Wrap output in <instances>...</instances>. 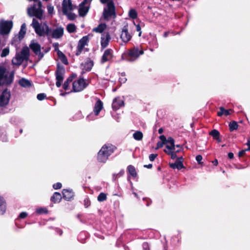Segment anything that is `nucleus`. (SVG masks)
I'll return each mask as SVG.
<instances>
[{"instance_id": "6ab92c4d", "label": "nucleus", "mask_w": 250, "mask_h": 250, "mask_svg": "<svg viewBox=\"0 0 250 250\" xmlns=\"http://www.w3.org/2000/svg\"><path fill=\"white\" fill-rule=\"evenodd\" d=\"M103 108V103L100 99H98L95 103L93 109L95 115L98 116Z\"/></svg>"}, {"instance_id": "0eeeda50", "label": "nucleus", "mask_w": 250, "mask_h": 250, "mask_svg": "<svg viewBox=\"0 0 250 250\" xmlns=\"http://www.w3.org/2000/svg\"><path fill=\"white\" fill-rule=\"evenodd\" d=\"M107 8H104L103 17L105 20H107L112 16H116L115 6L113 0H111L107 3Z\"/></svg>"}, {"instance_id": "f257e3e1", "label": "nucleus", "mask_w": 250, "mask_h": 250, "mask_svg": "<svg viewBox=\"0 0 250 250\" xmlns=\"http://www.w3.org/2000/svg\"><path fill=\"white\" fill-rule=\"evenodd\" d=\"M117 148L116 146L111 144L104 145L97 153V161L98 163L105 164Z\"/></svg>"}, {"instance_id": "e2e57ef3", "label": "nucleus", "mask_w": 250, "mask_h": 250, "mask_svg": "<svg viewBox=\"0 0 250 250\" xmlns=\"http://www.w3.org/2000/svg\"><path fill=\"white\" fill-rule=\"evenodd\" d=\"M228 157L230 159H232L233 158V157H234L233 153H232V152H229L228 153Z\"/></svg>"}, {"instance_id": "7ed1b4c3", "label": "nucleus", "mask_w": 250, "mask_h": 250, "mask_svg": "<svg viewBox=\"0 0 250 250\" xmlns=\"http://www.w3.org/2000/svg\"><path fill=\"white\" fill-rule=\"evenodd\" d=\"M144 54L143 47L140 46H133L129 48L122 55V57L129 61H134L138 59L141 55Z\"/></svg>"}, {"instance_id": "f3484780", "label": "nucleus", "mask_w": 250, "mask_h": 250, "mask_svg": "<svg viewBox=\"0 0 250 250\" xmlns=\"http://www.w3.org/2000/svg\"><path fill=\"white\" fill-rule=\"evenodd\" d=\"M110 40L111 37L109 32H105L102 35L101 41L102 49H104L108 45Z\"/></svg>"}, {"instance_id": "cd10ccee", "label": "nucleus", "mask_w": 250, "mask_h": 250, "mask_svg": "<svg viewBox=\"0 0 250 250\" xmlns=\"http://www.w3.org/2000/svg\"><path fill=\"white\" fill-rule=\"evenodd\" d=\"M19 84L23 87H30L32 84L31 81L23 78L19 80Z\"/></svg>"}, {"instance_id": "423d86ee", "label": "nucleus", "mask_w": 250, "mask_h": 250, "mask_svg": "<svg viewBox=\"0 0 250 250\" xmlns=\"http://www.w3.org/2000/svg\"><path fill=\"white\" fill-rule=\"evenodd\" d=\"M13 23L12 21H0V34L1 35H7L13 27Z\"/></svg>"}, {"instance_id": "de8ad7c7", "label": "nucleus", "mask_w": 250, "mask_h": 250, "mask_svg": "<svg viewBox=\"0 0 250 250\" xmlns=\"http://www.w3.org/2000/svg\"><path fill=\"white\" fill-rule=\"evenodd\" d=\"M62 187V185L61 183L58 182L56 184H54L53 185V187L55 189H60Z\"/></svg>"}, {"instance_id": "f03ea898", "label": "nucleus", "mask_w": 250, "mask_h": 250, "mask_svg": "<svg viewBox=\"0 0 250 250\" xmlns=\"http://www.w3.org/2000/svg\"><path fill=\"white\" fill-rule=\"evenodd\" d=\"M31 26L34 29L35 33L38 36H46L48 39L50 38L51 28L46 23L41 24L36 19H33Z\"/></svg>"}, {"instance_id": "c9c22d12", "label": "nucleus", "mask_w": 250, "mask_h": 250, "mask_svg": "<svg viewBox=\"0 0 250 250\" xmlns=\"http://www.w3.org/2000/svg\"><path fill=\"white\" fill-rule=\"evenodd\" d=\"M219 111L217 112V115L218 116H222L224 115L225 116H228L230 114V112L232 111L231 109H225L223 107H220L219 108Z\"/></svg>"}, {"instance_id": "0e129e2a", "label": "nucleus", "mask_w": 250, "mask_h": 250, "mask_svg": "<svg viewBox=\"0 0 250 250\" xmlns=\"http://www.w3.org/2000/svg\"><path fill=\"white\" fill-rule=\"evenodd\" d=\"M246 145L248 146V148L246 149V150L250 151V141H248Z\"/></svg>"}, {"instance_id": "ddd939ff", "label": "nucleus", "mask_w": 250, "mask_h": 250, "mask_svg": "<svg viewBox=\"0 0 250 250\" xmlns=\"http://www.w3.org/2000/svg\"><path fill=\"white\" fill-rule=\"evenodd\" d=\"M92 0H83V2L80 3V7L79 8V15L81 17L85 16L88 12L89 7L85 6L86 4L90 3Z\"/></svg>"}, {"instance_id": "9b49d317", "label": "nucleus", "mask_w": 250, "mask_h": 250, "mask_svg": "<svg viewBox=\"0 0 250 250\" xmlns=\"http://www.w3.org/2000/svg\"><path fill=\"white\" fill-rule=\"evenodd\" d=\"M27 13L30 17H35L39 20L42 18L43 11L40 8H36L35 5L31 7H29L27 9Z\"/></svg>"}, {"instance_id": "1a4fd4ad", "label": "nucleus", "mask_w": 250, "mask_h": 250, "mask_svg": "<svg viewBox=\"0 0 250 250\" xmlns=\"http://www.w3.org/2000/svg\"><path fill=\"white\" fill-rule=\"evenodd\" d=\"M89 34L85 36H83L82 39H81L78 43V45L77 46V49L75 53V55L77 56H80L84 47L85 45H88V43L89 41Z\"/></svg>"}, {"instance_id": "603ef678", "label": "nucleus", "mask_w": 250, "mask_h": 250, "mask_svg": "<svg viewBox=\"0 0 250 250\" xmlns=\"http://www.w3.org/2000/svg\"><path fill=\"white\" fill-rule=\"evenodd\" d=\"M28 214L26 212H21L19 215V218L21 219H24L27 216Z\"/></svg>"}, {"instance_id": "393cba45", "label": "nucleus", "mask_w": 250, "mask_h": 250, "mask_svg": "<svg viewBox=\"0 0 250 250\" xmlns=\"http://www.w3.org/2000/svg\"><path fill=\"white\" fill-rule=\"evenodd\" d=\"M19 54L25 61H28L30 56L29 48L27 46L23 47Z\"/></svg>"}, {"instance_id": "5fc2aeb1", "label": "nucleus", "mask_w": 250, "mask_h": 250, "mask_svg": "<svg viewBox=\"0 0 250 250\" xmlns=\"http://www.w3.org/2000/svg\"><path fill=\"white\" fill-rule=\"evenodd\" d=\"M202 156L201 155H198L196 157V160L199 164H202L203 163L202 162Z\"/></svg>"}, {"instance_id": "5701e85b", "label": "nucleus", "mask_w": 250, "mask_h": 250, "mask_svg": "<svg viewBox=\"0 0 250 250\" xmlns=\"http://www.w3.org/2000/svg\"><path fill=\"white\" fill-rule=\"evenodd\" d=\"M77 75L76 74L72 73L68 77L62 85V87L65 90L69 89V84L73 81V80L74 78L77 77Z\"/></svg>"}, {"instance_id": "a211bd4d", "label": "nucleus", "mask_w": 250, "mask_h": 250, "mask_svg": "<svg viewBox=\"0 0 250 250\" xmlns=\"http://www.w3.org/2000/svg\"><path fill=\"white\" fill-rule=\"evenodd\" d=\"M63 35V28L62 27H58L54 30L51 28L50 33V38L52 37L54 39H59Z\"/></svg>"}, {"instance_id": "c756f323", "label": "nucleus", "mask_w": 250, "mask_h": 250, "mask_svg": "<svg viewBox=\"0 0 250 250\" xmlns=\"http://www.w3.org/2000/svg\"><path fill=\"white\" fill-rule=\"evenodd\" d=\"M94 62L90 58H88L84 64V69L86 71H90L93 66Z\"/></svg>"}, {"instance_id": "58836bf2", "label": "nucleus", "mask_w": 250, "mask_h": 250, "mask_svg": "<svg viewBox=\"0 0 250 250\" xmlns=\"http://www.w3.org/2000/svg\"><path fill=\"white\" fill-rule=\"evenodd\" d=\"M66 29L69 33H72L76 31V27L74 24L69 23L67 25Z\"/></svg>"}, {"instance_id": "79ce46f5", "label": "nucleus", "mask_w": 250, "mask_h": 250, "mask_svg": "<svg viewBox=\"0 0 250 250\" xmlns=\"http://www.w3.org/2000/svg\"><path fill=\"white\" fill-rule=\"evenodd\" d=\"M210 135H211L214 139L218 140L219 137V132L216 129L212 130L210 132Z\"/></svg>"}, {"instance_id": "4468645a", "label": "nucleus", "mask_w": 250, "mask_h": 250, "mask_svg": "<svg viewBox=\"0 0 250 250\" xmlns=\"http://www.w3.org/2000/svg\"><path fill=\"white\" fill-rule=\"evenodd\" d=\"M120 38L125 43H127L132 38V36L128 33V25H125L124 26L122 33L120 35Z\"/></svg>"}, {"instance_id": "a19ab883", "label": "nucleus", "mask_w": 250, "mask_h": 250, "mask_svg": "<svg viewBox=\"0 0 250 250\" xmlns=\"http://www.w3.org/2000/svg\"><path fill=\"white\" fill-rule=\"evenodd\" d=\"M238 125L235 121L231 122L229 124V128L230 131H232L238 128Z\"/></svg>"}, {"instance_id": "8fccbe9b", "label": "nucleus", "mask_w": 250, "mask_h": 250, "mask_svg": "<svg viewBox=\"0 0 250 250\" xmlns=\"http://www.w3.org/2000/svg\"><path fill=\"white\" fill-rule=\"evenodd\" d=\"M67 7L68 8V10L71 11L73 10V7L71 0H68V3H67Z\"/></svg>"}, {"instance_id": "2eb2a0df", "label": "nucleus", "mask_w": 250, "mask_h": 250, "mask_svg": "<svg viewBox=\"0 0 250 250\" xmlns=\"http://www.w3.org/2000/svg\"><path fill=\"white\" fill-rule=\"evenodd\" d=\"M113 58V51L110 48L106 49L101 60V63H104L105 62L110 61Z\"/></svg>"}, {"instance_id": "473e14b6", "label": "nucleus", "mask_w": 250, "mask_h": 250, "mask_svg": "<svg viewBox=\"0 0 250 250\" xmlns=\"http://www.w3.org/2000/svg\"><path fill=\"white\" fill-rule=\"evenodd\" d=\"M26 24L24 23L21 25L20 31L19 33V39L20 41L24 38L26 34Z\"/></svg>"}, {"instance_id": "6e6552de", "label": "nucleus", "mask_w": 250, "mask_h": 250, "mask_svg": "<svg viewBox=\"0 0 250 250\" xmlns=\"http://www.w3.org/2000/svg\"><path fill=\"white\" fill-rule=\"evenodd\" d=\"M88 85L83 78H79L72 83V91L80 92L85 89Z\"/></svg>"}, {"instance_id": "ea45409f", "label": "nucleus", "mask_w": 250, "mask_h": 250, "mask_svg": "<svg viewBox=\"0 0 250 250\" xmlns=\"http://www.w3.org/2000/svg\"><path fill=\"white\" fill-rule=\"evenodd\" d=\"M107 199V195L104 192H101L97 197V200L99 202H104Z\"/></svg>"}, {"instance_id": "9d476101", "label": "nucleus", "mask_w": 250, "mask_h": 250, "mask_svg": "<svg viewBox=\"0 0 250 250\" xmlns=\"http://www.w3.org/2000/svg\"><path fill=\"white\" fill-rule=\"evenodd\" d=\"M29 48L35 55L38 56L39 59L40 60L43 57L44 54L41 52V46L38 42L32 40L29 44Z\"/></svg>"}, {"instance_id": "72a5a7b5", "label": "nucleus", "mask_w": 250, "mask_h": 250, "mask_svg": "<svg viewBox=\"0 0 250 250\" xmlns=\"http://www.w3.org/2000/svg\"><path fill=\"white\" fill-rule=\"evenodd\" d=\"M127 170L128 173L133 178H135L137 176L135 167L132 165H129L127 167Z\"/></svg>"}, {"instance_id": "338daca9", "label": "nucleus", "mask_w": 250, "mask_h": 250, "mask_svg": "<svg viewBox=\"0 0 250 250\" xmlns=\"http://www.w3.org/2000/svg\"><path fill=\"white\" fill-rule=\"evenodd\" d=\"M212 164L214 165V166H217L218 165V161L217 160L215 159V160L213 161L212 162Z\"/></svg>"}, {"instance_id": "3c124183", "label": "nucleus", "mask_w": 250, "mask_h": 250, "mask_svg": "<svg viewBox=\"0 0 250 250\" xmlns=\"http://www.w3.org/2000/svg\"><path fill=\"white\" fill-rule=\"evenodd\" d=\"M47 8L48 14H52L54 12V7L49 5L47 6Z\"/></svg>"}, {"instance_id": "4c0bfd02", "label": "nucleus", "mask_w": 250, "mask_h": 250, "mask_svg": "<svg viewBox=\"0 0 250 250\" xmlns=\"http://www.w3.org/2000/svg\"><path fill=\"white\" fill-rule=\"evenodd\" d=\"M128 16L132 19H136L138 16V14L136 10L131 9L128 12Z\"/></svg>"}, {"instance_id": "680f3d73", "label": "nucleus", "mask_w": 250, "mask_h": 250, "mask_svg": "<svg viewBox=\"0 0 250 250\" xmlns=\"http://www.w3.org/2000/svg\"><path fill=\"white\" fill-rule=\"evenodd\" d=\"M144 167L147 168H151L152 167V165L151 164H149L148 165H145L144 166Z\"/></svg>"}, {"instance_id": "09e8293b", "label": "nucleus", "mask_w": 250, "mask_h": 250, "mask_svg": "<svg viewBox=\"0 0 250 250\" xmlns=\"http://www.w3.org/2000/svg\"><path fill=\"white\" fill-rule=\"evenodd\" d=\"M53 47L54 48V51L57 52V54L58 51H61L59 49V44L58 42L53 43Z\"/></svg>"}, {"instance_id": "e433bc0d", "label": "nucleus", "mask_w": 250, "mask_h": 250, "mask_svg": "<svg viewBox=\"0 0 250 250\" xmlns=\"http://www.w3.org/2000/svg\"><path fill=\"white\" fill-rule=\"evenodd\" d=\"M133 138L135 140L140 141L143 139V134L140 131H137L133 134Z\"/></svg>"}, {"instance_id": "4be33fe9", "label": "nucleus", "mask_w": 250, "mask_h": 250, "mask_svg": "<svg viewBox=\"0 0 250 250\" xmlns=\"http://www.w3.org/2000/svg\"><path fill=\"white\" fill-rule=\"evenodd\" d=\"M185 168L183 165V158L182 157H177L174 163L173 164V169L177 168L180 170Z\"/></svg>"}, {"instance_id": "a878e982", "label": "nucleus", "mask_w": 250, "mask_h": 250, "mask_svg": "<svg viewBox=\"0 0 250 250\" xmlns=\"http://www.w3.org/2000/svg\"><path fill=\"white\" fill-rule=\"evenodd\" d=\"M24 61L25 60L18 53L16 55L15 58L13 59L12 64L15 65L19 66L22 64Z\"/></svg>"}, {"instance_id": "37998d69", "label": "nucleus", "mask_w": 250, "mask_h": 250, "mask_svg": "<svg viewBox=\"0 0 250 250\" xmlns=\"http://www.w3.org/2000/svg\"><path fill=\"white\" fill-rule=\"evenodd\" d=\"M9 54V47H7L5 48H4L1 52V53L0 54V56L2 58L5 57L8 54Z\"/></svg>"}, {"instance_id": "69168bd1", "label": "nucleus", "mask_w": 250, "mask_h": 250, "mask_svg": "<svg viewBox=\"0 0 250 250\" xmlns=\"http://www.w3.org/2000/svg\"><path fill=\"white\" fill-rule=\"evenodd\" d=\"M100 2L103 4L107 3L110 1V0H100Z\"/></svg>"}, {"instance_id": "bb28decb", "label": "nucleus", "mask_w": 250, "mask_h": 250, "mask_svg": "<svg viewBox=\"0 0 250 250\" xmlns=\"http://www.w3.org/2000/svg\"><path fill=\"white\" fill-rule=\"evenodd\" d=\"M62 199L61 194L58 192H55L51 196L50 200L53 203L56 204L60 202Z\"/></svg>"}, {"instance_id": "2f4dec72", "label": "nucleus", "mask_w": 250, "mask_h": 250, "mask_svg": "<svg viewBox=\"0 0 250 250\" xmlns=\"http://www.w3.org/2000/svg\"><path fill=\"white\" fill-rule=\"evenodd\" d=\"M106 25L105 23H101L98 26L92 29L93 32L102 33L105 29Z\"/></svg>"}, {"instance_id": "864d4df0", "label": "nucleus", "mask_w": 250, "mask_h": 250, "mask_svg": "<svg viewBox=\"0 0 250 250\" xmlns=\"http://www.w3.org/2000/svg\"><path fill=\"white\" fill-rule=\"evenodd\" d=\"M157 154H151L149 156V159L150 161H154L155 158L157 157Z\"/></svg>"}, {"instance_id": "c03bdc74", "label": "nucleus", "mask_w": 250, "mask_h": 250, "mask_svg": "<svg viewBox=\"0 0 250 250\" xmlns=\"http://www.w3.org/2000/svg\"><path fill=\"white\" fill-rule=\"evenodd\" d=\"M36 212L38 214L47 213L48 210L46 208H40L37 209Z\"/></svg>"}, {"instance_id": "13d9d810", "label": "nucleus", "mask_w": 250, "mask_h": 250, "mask_svg": "<svg viewBox=\"0 0 250 250\" xmlns=\"http://www.w3.org/2000/svg\"><path fill=\"white\" fill-rule=\"evenodd\" d=\"M246 151H247L246 150V149L242 150L241 151H239L238 153L239 157H240L243 156L245 155Z\"/></svg>"}, {"instance_id": "774afa93", "label": "nucleus", "mask_w": 250, "mask_h": 250, "mask_svg": "<svg viewBox=\"0 0 250 250\" xmlns=\"http://www.w3.org/2000/svg\"><path fill=\"white\" fill-rule=\"evenodd\" d=\"M170 32L169 31H167V32H165L164 33V37L166 38L167 37V36L168 35V34H169Z\"/></svg>"}, {"instance_id": "dca6fc26", "label": "nucleus", "mask_w": 250, "mask_h": 250, "mask_svg": "<svg viewBox=\"0 0 250 250\" xmlns=\"http://www.w3.org/2000/svg\"><path fill=\"white\" fill-rule=\"evenodd\" d=\"M62 12L63 14L67 16L68 20L70 21L74 20L76 18V15L71 12H68V8L67 7V3L66 0H63L62 3Z\"/></svg>"}, {"instance_id": "aec40b11", "label": "nucleus", "mask_w": 250, "mask_h": 250, "mask_svg": "<svg viewBox=\"0 0 250 250\" xmlns=\"http://www.w3.org/2000/svg\"><path fill=\"white\" fill-rule=\"evenodd\" d=\"M62 197L66 201H70L73 198L74 192L72 190L63 189L62 191Z\"/></svg>"}, {"instance_id": "f8f14e48", "label": "nucleus", "mask_w": 250, "mask_h": 250, "mask_svg": "<svg viewBox=\"0 0 250 250\" xmlns=\"http://www.w3.org/2000/svg\"><path fill=\"white\" fill-rule=\"evenodd\" d=\"M10 97V91L7 88L5 89L0 97V106L7 105L9 104Z\"/></svg>"}, {"instance_id": "a18cd8bd", "label": "nucleus", "mask_w": 250, "mask_h": 250, "mask_svg": "<svg viewBox=\"0 0 250 250\" xmlns=\"http://www.w3.org/2000/svg\"><path fill=\"white\" fill-rule=\"evenodd\" d=\"M46 98V95L44 93H40L37 95V98L39 101H42Z\"/></svg>"}, {"instance_id": "b1692460", "label": "nucleus", "mask_w": 250, "mask_h": 250, "mask_svg": "<svg viewBox=\"0 0 250 250\" xmlns=\"http://www.w3.org/2000/svg\"><path fill=\"white\" fill-rule=\"evenodd\" d=\"M164 151L168 155H170L172 158V137H169L167 139V144H166V146Z\"/></svg>"}, {"instance_id": "39448f33", "label": "nucleus", "mask_w": 250, "mask_h": 250, "mask_svg": "<svg viewBox=\"0 0 250 250\" xmlns=\"http://www.w3.org/2000/svg\"><path fill=\"white\" fill-rule=\"evenodd\" d=\"M65 72L64 67L62 65L58 64L57 65V70L55 72L56 79L57 80L56 85L57 87H61L64 79Z\"/></svg>"}, {"instance_id": "6e6d98bb", "label": "nucleus", "mask_w": 250, "mask_h": 250, "mask_svg": "<svg viewBox=\"0 0 250 250\" xmlns=\"http://www.w3.org/2000/svg\"><path fill=\"white\" fill-rule=\"evenodd\" d=\"M29 1H34L35 2H38V8H40L42 9V3L41 1H39V0H28Z\"/></svg>"}, {"instance_id": "4d7b16f0", "label": "nucleus", "mask_w": 250, "mask_h": 250, "mask_svg": "<svg viewBox=\"0 0 250 250\" xmlns=\"http://www.w3.org/2000/svg\"><path fill=\"white\" fill-rule=\"evenodd\" d=\"M136 30L137 31L139 32L138 36L139 37H140L141 36V34H142V32L141 31V26H140V25L139 24H137V25H136Z\"/></svg>"}, {"instance_id": "f704fd0d", "label": "nucleus", "mask_w": 250, "mask_h": 250, "mask_svg": "<svg viewBox=\"0 0 250 250\" xmlns=\"http://www.w3.org/2000/svg\"><path fill=\"white\" fill-rule=\"evenodd\" d=\"M59 58L61 60V62L65 65L68 64V62L66 56L62 51H58L57 54Z\"/></svg>"}, {"instance_id": "c85d7f7f", "label": "nucleus", "mask_w": 250, "mask_h": 250, "mask_svg": "<svg viewBox=\"0 0 250 250\" xmlns=\"http://www.w3.org/2000/svg\"><path fill=\"white\" fill-rule=\"evenodd\" d=\"M6 201L3 197L0 196V214L3 215L6 211Z\"/></svg>"}, {"instance_id": "412c9836", "label": "nucleus", "mask_w": 250, "mask_h": 250, "mask_svg": "<svg viewBox=\"0 0 250 250\" xmlns=\"http://www.w3.org/2000/svg\"><path fill=\"white\" fill-rule=\"evenodd\" d=\"M124 104V101L116 98L113 101L112 107L114 110H117L121 107L123 106Z\"/></svg>"}, {"instance_id": "7c9ffc66", "label": "nucleus", "mask_w": 250, "mask_h": 250, "mask_svg": "<svg viewBox=\"0 0 250 250\" xmlns=\"http://www.w3.org/2000/svg\"><path fill=\"white\" fill-rule=\"evenodd\" d=\"M159 139L161 141H159L157 144V148H161L164 145L167 144V139L166 137L164 135H161L159 137Z\"/></svg>"}, {"instance_id": "49530a36", "label": "nucleus", "mask_w": 250, "mask_h": 250, "mask_svg": "<svg viewBox=\"0 0 250 250\" xmlns=\"http://www.w3.org/2000/svg\"><path fill=\"white\" fill-rule=\"evenodd\" d=\"M83 202L84 206L85 208H88L91 204L90 200L87 198L84 199Z\"/></svg>"}, {"instance_id": "bf43d9fd", "label": "nucleus", "mask_w": 250, "mask_h": 250, "mask_svg": "<svg viewBox=\"0 0 250 250\" xmlns=\"http://www.w3.org/2000/svg\"><path fill=\"white\" fill-rule=\"evenodd\" d=\"M126 78L124 77L123 78H120L119 79V82L121 83H125L126 81Z\"/></svg>"}, {"instance_id": "052dcab7", "label": "nucleus", "mask_w": 250, "mask_h": 250, "mask_svg": "<svg viewBox=\"0 0 250 250\" xmlns=\"http://www.w3.org/2000/svg\"><path fill=\"white\" fill-rule=\"evenodd\" d=\"M124 174V170H121L118 174H117V176L118 177L122 176Z\"/></svg>"}, {"instance_id": "20e7f679", "label": "nucleus", "mask_w": 250, "mask_h": 250, "mask_svg": "<svg viewBox=\"0 0 250 250\" xmlns=\"http://www.w3.org/2000/svg\"><path fill=\"white\" fill-rule=\"evenodd\" d=\"M6 69L0 66V86L5 85L10 86L14 80V73H11L9 75L6 74Z\"/></svg>"}]
</instances>
